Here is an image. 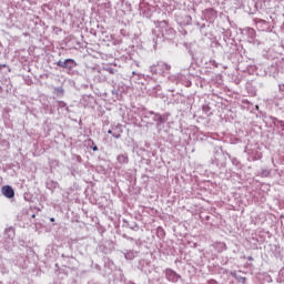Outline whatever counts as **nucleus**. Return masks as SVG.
Returning a JSON list of instances; mask_svg holds the SVG:
<instances>
[{
    "label": "nucleus",
    "instance_id": "nucleus-10",
    "mask_svg": "<svg viewBox=\"0 0 284 284\" xmlns=\"http://www.w3.org/2000/svg\"><path fill=\"white\" fill-rule=\"evenodd\" d=\"M50 221H51V223H54V217H51Z\"/></svg>",
    "mask_w": 284,
    "mask_h": 284
},
{
    "label": "nucleus",
    "instance_id": "nucleus-9",
    "mask_svg": "<svg viewBox=\"0 0 284 284\" xmlns=\"http://www.w3.org/2000/svg\"><path fill=\"white\" fill-rule=\"evenodd\" d=\"M247 261H254V257L248 256V257H247Z\"/></svg>",
    "mask_w": 284,
    "mask_h": 284
},
{
    "label": "nucleus",
    "instance_id": "nucleus-3",
    "mask_svg": "<svg viewBox=\"0 0 284 284\" xmlns=\"http://www.w3.org/2000/svg\"><path fill=\"white\" fill-rule=\"evenodd\" d=\"M166 278L168 281H171L172 283H176L179 281V274L172 270H166Z\"/></svg>",
    "mask_w": 284,
    "mask_h": 284
},
{
    "label": "nucleus",
    "instance_id": "nucleus-2",
    "mask_svg": "<svg viewBox=\"0 0 284 284\" xmlns=\"http://www.w3.org/2000/svg\"><path fill=\"white\" fill-rule=\"evenodd\" d=\"M2 194L7 199H14V190L10 185L2 186Z\"/></svg>",
    "mask_w": 284,
    "mask_h": 284
},
{
    "label": "nucleus",
    "instance_id": "nucleus-4",
    "mask_svg": "<svg viewBox=\"0 0 284 284\" xmlns=\"http://www.w3.org/2000/svg\"><path fill=\"white\" fill-rule=\"evenodd\" d=\"M116 161L121 165H128L130 163V158L128 156V154H119L116 156Z\"/></svg>",
    "mask_w": 284,
    "mask_h": 284
},
{
    "label": "nucleus",
    "instance_id": "nucleus-6",
    "mask_svg": "<svg viewBox=\"0 0 284 284\" xmlns=\"http://www.w3.org/2000/svg\"><path fill=\"white\" fill-rule=\"evenodd\" d=\"M106 72H109L110 74H114V69H106Z\"/></svg>",
    "mask_w": 284,
    "mask_h": 284
},
{
    "label": "nucleus",
    "instance_id": "nucleus-12",
    "mask_svg": "<svg viewBox=\"0 0 284 284\" xmlns=\"http://www.w3.org/2000/svg\"><path fill=\"white\" fill-rule=\"evenodd\" d=\"M89 141H91V142H92V145H94V141H92V139H90Z\"/></svg>",
    "mask_w": 284,
    "mask_h": 284
},
{
    "label": "nucleus",
    "instance_id": "nucleus-1",
    "mask_svg": "<svg viewBox=\"0 0 284 284\" xmlns=\"http://www.w3.org/2000/svg\"><path fill=\"white\" fill-rule=\"evenodd\" d=\"M57 65H58V68H63L65 70H72V68H75L77 62L72 59H67L65 61H58Z\"/></svg>",
    "mask_w": 284,
    "mask_h": 284
},
{
    "label": "nucleus",
    "instance_id": "nucleus-8",
    "mask_svg": "<svg viewBox=\"0 0 284 284\" xmlns=\"http://www.w3.org/2000/svg\"><path fill=\"white\" fill-rule=\"evenodd\" d=\"M113 136L115 138V139H120L121 138V134H113Z\"/></svg>",
    "mask_w": 284,
    "mask_h": 284
},
{
    "label": "nucleus",
    "instance_id": "nucleus-11",
    "mask_svg": "<svg viewBox=\"0 0 284 284\" xmlns=\"http://www.w3.org/2000/svg\"><path fill=\"white\" fill-rule=\"evenodd\" d=\"M108 134H112V130H109V131H108Z\"/></svg>",
    "mask_w": 284,
    "mask_h": 284
},
{
    "label": "nucleus",
    "instance_id": "nucleus-7",
    "mask_svg": "<svg viewBox=\"0 0 284 284\" xmlns=\"http://www.w3.org/2000/svg\"><path fill=\"white\" fill-rule=\"evenodd\" d=\"M93 152H99V146L94 145L93 146Z\"/></svg>",
    "mask_w": 284,
    "mask_h": 284
},
{
    "label": "nucleus",
    "instance_id": "nucleus-5",
    "mask_svg": "<svg viewBox=\"0 0 284 284\" xmlns=\"http://www.w3.org/2000/svg\"><path fill=\"white\" fill-rule=\"evenodd\" d=\"M158 68L162 70V72H170V70H172V67L165 62L158 63Z\"/></svg>",
    "mask_w": 284,
    "mask_h": 284
}]
</instances>
